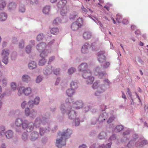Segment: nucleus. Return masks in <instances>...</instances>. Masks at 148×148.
<instances>
[{"label":"nucleus","instance_id":"2eb2a0df","mask_svg":"<svg viewBox=\"0 0 148 148\" xmlns=\"http://www.w3.org/2000/svg\"><path fill=\"white\" fill-rule=\"evenodd\" d=\"M83 103L81 101H77L73 104V106L76 109H79L81 108L83 106Z\"/></svg>","mask_w":148,"mask_h":148},{"label":"nucleus","instance_id":"680f3d73","mask_svg":"<svg viewBox=\"0 0 148 148\" xmlns=\"http://www.w3.org/2000/svg\"><path fill=\"white\" fill-rule=\"evenodd\" d=\"M133 143V141L132 140L130 141L129 142L128 144H127V146L128 147L130 148L132 146V143Z\"/></svg>","mask_w":148,"mask_h":148},{"label":"nucleus","instance_id":"aec40b11","mask_svg":"<svg viewBox=\"0 0 148 148\" xmlns=\"http://www.w3.org/2000/svg\"><path fill=\"white\" fill-rule=\"evenodd\" d=\"M31 140L34 141L38 138V134L37 132H33L31 133Z\"/></svg>","mask_w":148,"mask_h":148},{"label":"nucleus","instance_id":"cd10ccee","mask_svg":"<svg viewBox=\"0 0 148 148\" xmlns=\"http://www.w3.org/2000/svg\"><path fill=\"white\" fill-rule=\"evenodd\" d=\"M16 5L14 2H11L9 3L8 8L10 10H13L16 7Z\"/></svg>","mask_w":148,"mask_h":148},{"label":"nucleus","instance_id":"4be33fe9","mask_svg":"<svg viewBox=\"0 0 148 148\" xmlns=\"http://www.w3.org/2000/svg\"><path fill=\"white\" fill-rule=\"evenodd\" d=\"M66 1L65 0H61L59 1L57 4L58 7L59 8H62L65 7L64 6L66 4Z\"/></svg>","mask_w":148,"mask_h":148},{"label":"nucleus","instance_id":"ea45409f","mask_svg":"<svg viewBox=\"0 0 148 148\" xmlns=\"http://www.w3.org/2000/svg\"><path fill=\"white\" fill-rule=\"evenodd\" d=\"M11 87L13 90H15L16 88V85L15 83L12 82L11 83Z\"/></svg>","mask_w":148,"mask_h":148},{"label":"nucleus","instance_id":"8fccbe9b","mask_svg":"<svg viewBox=\"0 0 148 148\" xmlns=\"http://www.w3.org/2000/svg\"><path fill=\"white\" fill-rule=\"evenodd\" d=\"M122 23L125 25H127L129 23L128 20L126 19H124L122 21Z\"/></svg>","mask_w":148,"mask_h":148},{"label":"nucleus","instance_id":"c03bdc74","mask_svg":"<svg viewBox=\"0 0 148 148\" xmlns=\"http://www.w3.org/2000/svg\"><path fill=\"white\" fill-rule=\"evenodd\" d=\"M25 8L24 7H22V6H20L19 10L20 12L23 13L25 12Z\"/></svg>","mask_w":148,"mask_h":148},{"label":"nucleus","instance_id":"1a4fd4ad","mask_svg":"<svg viewBox=\"0 0 148 148\" xmlns=\"http://www.w3.org/2000/svg\"><path fill=\"white\" fill-rule=\"evenodd\" d=\"M46 46V45L44 43H42L38 44L37 45V49L39 51H42V52L44 51L43 50L45 49ZM46 52V54H47V51H44Z\"/></svg>","mask_w":148,"mask_h":148},{"label":"nucleus","instance_id":"393cba45","mask_svg":"<svg viewBox=\"0 0 148 148\" xmlns=\"http://www.w3.org/2000/svg\"><path fill=\"white\" fill-rule=\"evenodd\" d=\"M50 11V7L49 6H46L44 7L42 11L45 14H48Z\"/></svg>","mask_w":148,"mask_h":148},{"label":"nucleus","instance_id":"6ab92c4d","mask_svg":"<svg viewBox=\"0 0 148 148\" xmlns=\"http://www.w3.org/2000/svg\"><path fill=\"white\" fill-rule=\"evenodd\" d=\"M83 36L84 39L85 40H87L91 38V33L89 32H85L84 33Z\"/></svg>","mask_w":148,"mask_h":148},{"label":"nucleus","instance_id":"4c0bfd02","mask_svg":"<svg viewBox=\"0 0 148 148\" xmlns=\"http://www.w3.org/2000/svg\"><path fill=\"white\" fill-rule=\"evenodd\" d=\"M75 71V69L73 67H71L70 69L68 71V73L69 74H71L73 73Z\"/></svg>","mask_w":148,"mask_h":148},{"label":"nucleus","instance_id":"20e7f679","mask_svg":"<svg viewBox=\"0 0 148 148\" xmlns=\"http://www.w3.org/2000/svg\"><path fill=\"white\" fill-rule=\"evenodd\" d=\"M9 55L8 50L7 49H4L3 50L1 54L2 57L3 58L2 61L5 64H6L8 62V56Z\"/></svg>","mask_w":148,"mask_h":148},{"label":"nucleus","instance_id":"0eeeda50","mask_svg":"<svg viewBox=\"0 0 148 148\" xmlns=\"http://www.w3.org/2000/svg\"><path fill=\"white\" fill-rule=\"evenodd\" d=\"M106 59V57L104 55V52H100L98 53V60L99 62L102 63L104 62Z\"/></svg>","mask_w":148,"mask_h":148},{"label":"nucleus","instance_id":"338daca9","mask_svg":"<svg viewBox=\"0 0 148 148\" xmlns=\"http://www.w3.org/2000/svg\"><path fill=\"white\" fill-rule=\"evenodd\" d=\"M12 41L14 44H16L17 42V38H13Z\"/></svg>","mask_w":148,"mask_h":148},{"label":"nucleus","instance_id":"603ef678","mask_svg":"<svg viewBox=\"0 0 148 148\" xmlns=\"http://www.w3.org/2000/svg\"><path fill=\"white\" fill-rule=\"evenodd\" d=\"M24 140H26L27 139V135L26 133H24L22 135V137Z\"/></svg>","mask_w":148,"mask_h":148},{"label":"nucleus","instance_id":"423d86ee","mask_svg":"<svg viewBox=\"0 0 148 148\" xmlns=\"http://www.w3.org/2000/svg\"><path fill=\"white\" fill-rule=\"evenodd\" d=\"M40 56L42 58L39 61V65L42 66L44 65L46 62V60L44 58L47 56V54L46 52L44 51L41 53Z\"/></svg>","mask_w":148,"mask_h":148},{"label":"nucleus","instance_id":"0e129e2a","mask_svg":"<svg viewBox=\"0 0 148 148\" xmlns=\"http://www.w3.org/2000/svg\"><path fill=\"white\" fill-rule=\"evenodd\" d=\"M135 33L137 35H141V32L138 30H136L135 32Z\"/></svg>","mask_w":148,"mask_h":148},{"label":"nucleus","instance_id":"e2e57ef3","mask_svg":"<svg viewBox=\"0 0 148 148\" xmlns=\"http://www.w3.org/2000/svg\"><path fill=\"white\" fill-rule=\"evenodd\" d=\"M79 119H76L75 121V125L78 126L79 125Z\"/></svg>","mask_w":148,"mask_h":148},{"label":"nucleus","instance_id":"ddd939ff","mask_svg":"<svg viewBox=\"0 0 148 148\" xmlns=\"http://www.w3.org/2000/svg\"><path fill=\"white\" fill-rule=\"evenodd\" d=\"M88 65L86 63H82L78 67V70L79 71L84 72L87 68Z\"/></svg>","mask_w":148,"mask_h":148},{"label":"nucleus","instance_id":"37998d69","mask_svg":"<svg viewBox=\"0 0 148 148\" xmlns=\"http://www.w3.org/2000/svg\"><path fill=\"white\" fill-rule=\"evenodd\" d=\"M31 46L28 45L26 48V51L27 53H29L31 52Z\"/></svg>","mask_w":148,"mask_h":148},{"label":"nucleus","instance_id":"a19ab883","mask_svg":"<svg viewBox=\"0 0 148 148\" xmlns=\"http://www.w3.org/2000/svg\"><path fill=\"white\" fill-rule=\"evenodd\" d=\"M147 144V142L145 140H143L140 143V144L139 145V147H141L144 145H146Z\"/></svg>","mask_w":148,"mask_h":148},{"label":"nucleus","instance_id":"a211bd4d","mask_svg":"<svg viewBox=\"0 0 148 148\" xmlns=\"http://www.w3.org/2000/svg\"><path fill=\"white\" fill-rule=\"evenodd\" d=\"M90 45L88 44L87 43H85L82 48V52L84 53H87L88 51V47Z\"/></svg>","mask_w":148,"mask_h":148},{"label":"nucleus","instance_id":"bb28decb","mask_svg":"<svg viewBox=\"0 0 148 148\" xmlns=\"http://www.w3.org/2000/svg\"><path fill=\"white\" fill-rule=\"evenodd\" d=\"M13 136V133L11 130H9L7 131L5 133V136L7 138H10Z\"/></svg>","mask_w":148,"mask_h":148},{"label":"nucleus","instance_id":"f3484780","mask_svg":"<svg viewBox=\"0 0 148 148\" xmlns=\"http://www.w3.org/2000/svg\"><path fill=\"white\" fill-rule=\"evenodd\" d=\"M107 118V114L105 112L103 113L99 116L98 120L100 122H103Z\"/></svg>","mask_w":148,"mask_h":148},{"label":"nucleus","instance_id":"9d476101","mask_svg":"<svg viewBox=\"0 0 148 148\" xmlns=\"http://www.w3.org/2000/svg\"><path fill=\"white\" fill-rule=\"evenodd\" d=\"M40 98L39 97H36L34 99V101H29L28 103V105L29 107L32 108L34 104H38L39 102Z\"/></svg>","mask_w":148,"mask_h":148},{"label":"nucleus","instance_id":"7ed1b4c3","mask_svg":"<svg viewBox=\"0 0 148 148\" xmlns=\"http://www.w3.org/2000/svg\"><path fill=\"white\" fill-rule=\"evenodd\" d=\"M32 92V90L30 87L25 88L24 87H21L19 88L18 94L19 96L21 95L23 93L26 95H29Z\"/></svg>","mask_w":148,"mask_h":148},{"label":"nucleus","instance_id":"09e8293b","mask_svg":"<svg viewBox=\"0 0 148 148\" xmlns=\"http://www.w3.org/2000/svg\"><path fill=\"white\" fill-rule=\"evenodd\" d=\"M47 132V131H45L42 128H40V134L41 135H43L44 133Z\"/></svg>","mask_w":148,"mask_h":148},{"label":"nucleus","instance_id":"6e6552de","mask_svg":"<svg viewBox=\"0 0 148 148\" xmlns=\"http://www.w3.org/2000/svg\"><path fill=\"white\" fill-rule=\"evenodd\" d=\"M81 26V24L77 21L72 24L71 27L73 30L76 31L80 28Z\"/></svg>","mask_w":148,"mask_h":148},{"label":"nucleus","instance_id":"412c9836","mask_svg":"<svg viewBox=\"0 0 148 148\" xmlns=\"http://www.w3.org/2000/svg\"><path fill=\"white\" fill-rule=\"evenodd\" d=\"M68 115L69 118L71 119H72L76 116V113L75 111L72 110L70 111L68 113Z\"/></svg>","mask_w":148,"mask_h":148},{"label":"nucleus","instance_id":"052dcab7","mask_svg":"<svg viewBox=\"0 0 148 148\" xmlns=\"http://www.w3.org/2000/svg\"><path fill=\"white\" fill-rule=\"evenodd\" d=\"M26 105V101H23L21 104V106L22 108H23L25 107Z\"/></svg>","mask_w":148,"mask_h":148},{"label":"nucleus","instance_id":"de8ad7c7","mask_svg":"<svg viewBox=\"0 0 148 148\" xmlns=\"http://www.w3.org/2000/svg\"><path fill=\"white\" fill-rule=\"evenodd\" d=\"M42 79L41 77L40 76H38L36 80V82L37 83H39L42 80Z\"/></svg>","mask_w":148,"mask_h":148},{"label":"nucleus","instance_id":"49530a36","mask_svg":"<svg viewBox=\"0 0 148 148\" xmlns=\"http://www.w3.org/2000/svg\"><path fill=\"white\" fill-rule=\"evenodd\" d=\"M114 116L110 117L107 121V123H111L114 119Z\"/></svg>","mask_w":148,"mask_h":148},{"label":"nucleus","instance_id":"9b49d317","mask_svg":"<svg viewBox=\"0 0 148 148\" xmlns=\"http://www.w3.org/2000/svg\"><path fill=\"white\" fill-rule=\"evenodd\" d=\"M25 114L27 116L30 115L32 117H35L36 114V112L33 111L30 113L29 108H26L25 110Z\"/></svg>","mask_w":148,"mask_h":148},{"label":"nucleus","instance_id":"7c9ffc66","mask_svg":"<svg viewBox=\"0 0 148 148\" xmlns=\"http://www.w3.org/2000/svg\"><path fill=\"white\" fill-rule=\"evenodd\" d=\"M22 80L23 82H27L30 80V77L28 75H25L22 77Z\"/></svg>","mask_w":148,"mask_h":148},{"label":"nucleus","instance_id":"473e14b6","mask_svg":"<svg viewBox=\"0 0 148 148\" xmlns=\"http://www.w3.org/2000/svg\"><path fill=\"white\" fill-rule=\"evenodd\" d=\"M59 32V29L57 28H53L51 30V33L53 34H57Z\"/></svg>","mask_w":148,"mask_h":148},{"label":"nucleus","instance_id":"72a5a7b5","mask_svg":"<svg viewBox=\"0 0 148 148\" xmlns=\"http://www.w3.org/2000/svg\"><path fill=\"white\" fill-rule=\"evenodd\" d=\"M67 9L66 7H63L61 10V14L62 16H64L66 15L67 13Z\"/></svg>","mask_w":148,"mask_h":148},{"label":"nucleus","instance_id":"4d7b16f0","mask_svg":"<svg viewBox=\"0 0 148 148\" xmlns=\"http://www.w3.org/2000/svg\"><path fill=\"white\" fill-rule=\"evenodd\" d=\"M115 132H120V126H117L115 129Z\"/></svg>","mask_w":148,"mask_h":148},{"label":"nucleus","instance_id":"bf43d9fd","mask_svg":"<svg viewBox=\"0 0 148 148\" xmlns=\"http://www.w3.org/2000/svg\"><path fill=\"white\" fill-rule=\"evenodd\" d=\"M55 59L54 56H52L51 57L49 60L48 61V63H51L52 61H53Z\"/></svg>","mask_w":148,"mask_h":148},{"label":"nucleus","instance_id":"c85d7f7f","mask_svg":"<svg viewBox=\"0 0 148 148\" xmlns=\"http://www.w3.org/2000/svg\"><path fill=\"white\" fill-rule=\"evenodd\" d=\"M71 89L73 90L77 87V84L76 82L72 81L70 84Z\"/></svg>","mask_w":148,"mask_h":148},{"label":"nucleus","instance_id":"b1692460","mask_svg":"<svg viewBox=\"0 0 148 148\" xmlns=\"http://www.w3.org/2000/svg\"><path fill=\"white\" fill-rule=\"evenodd\" d=\"M106 132L103 131L101 132L98 135V138L100 139H104L106 136Z\"/></svg>","mask_w":148,"mask_h":148},{"label":"nucleus","instance_id":"f03ea898","mask_svg":"<svg viewBox=\"0 0 148 148\" xmlns=\"http://www.w3.org/2000/svg\"><path fill=\"white\" fill-rule=\"evenodd\" d=\"M72 131L67 129L66 132H59L58 134V136L60 137V138L57 139L56 141V146L58 148H61L66 145L65 140L67 138L68 136H69L72 134Z\"/></svg>","mask_w":148,"mask_h":148},{"label":"nucleus","instance_id":"c9c22d12","mask_svg":"<svg viewBox=\"0 0 148 148\" xmlns=\"http://www.w3.org/2000/svg\"><path fill=\"white\" fill-rule=\"evenodd\" d=\"M77 16V13L76 12H74L70 14V19H74L75 17Z\"/></svg>","mask_w":148,"mask_h":148},{"label":"nucleus","instance_id":"f704fd0d","mask_svg":"<svg viewBox=\"0 0 148 148\" xmlns=\"http://www.w3.org/2000/svg\"><path fill=\"white\" fill-rule=\"evenodd\" d=\"M112 143H110L107 144L106 145H101L99 146L98 148H110L111 147Z\"/></svg>","mask_w":148,"mask_h":148},{"label":"nucleus","instance_id":"dca6fc26","mask_svg":"<svg viewBox=\"0 0 148 148\" xmlns=\"http://www.w3.org/2000/svg\"><path fill=\"white\" fill-rule=\"evenodd\" d=\"M91 73L89 70H87L83 72L82 73L83 77L85 79L88 78L91 76Z\"/></svg>","mask_w":148,"mask_h":148},{"label":"nucleus","instance_id":"f257e3e1","mask_svg":"<svg viewBox=\"0 0 148 148\" xmlns=\"http://www.w3.org/2000/svg\"><path fill=\"white\" fill-rule=\"evenodd\" d=\"M15 125L17 127L22 126V128L27 132L32 131L34 128V124L32 123H29L27 120L23 121L21 118H17L15 122Z\"/></svg>","mask_w":148,"mask_h":148},{"label":"nucleus","instance_id":"69168bd1","mask_svg":"<svg viewBox=\"0 0 148 148\" xmlns=\"http://www.w3.org/2000/svg\"><path fill=\"white\" fill-rule=\"evenodd\" d=\"M116 139V137L115 135H113L111 136L109 138L110 140H114Z\"/></svg>","mask_w":148,"mask_h":148},{"label":"nucleus","instance_id":"5fc2aeb1","mask_svg":"<svg viewBox=\"0 0 148 148\" xmlns=\"http://www.w3.org/2000/svg\"><path fill=\"white\" fill-rule=\"evenodd\" d=\"M58 22H59V19L58 18H57L54 20L53 23L55 25H57L58 24Z\"/></svg>","mask_w":148,"mask_h":148},{"label":"nucleus","instance_id":"c756f323","mask_svg":"<svg viewBox=\"0 0 148 148\" xmlns=\"http://www.w3.org/2000/svg\"><path fill=\"white\" fill-rule=\"evenodd\" d=\"M74 93V91L72 89H68L66 91V94L69 97H71Z\"/></svg>","mask_w":148,"mask_h":148},{"label":"nucleus","instance_id":"2f4dec72","mask_svg":"<svg viewBox=\"0 0 148 148\" xmlns=\"http://www.w3.org/2000/svg\"><path fill=\"white\" fill-rule=\"evenodd\" d=\"M87 79L86 82V83L88 84H91L93 82L94 80V78L93 77L90 76V77H88Z\"/></svg>","mask_w":148,"mask_h":148},{"label":"nucleus","instance_id":"3c124183","mask_svg":"<svg viewBox=\"0 0 148 148\" xmlns=\"http://www.w3.org/2000/svg\"><path fill=\"white\" fill-rule=\"evenodd\" d=\"M111 5L110 4H107L106 5H105L104 8H105L108 11L109 10V8L111 7Z\"/></svg>","mask_w":148,"mask_h":148},{"label":"nucleus","instance_id":"5701e85b","mask_svg":"<svg viewBox=\"0 0 148 148\" xmlns=\"http://www.w3.org/2000/svg\"><path fill=\"white\" fill-rule=\"evenodd\" d=\"M28 66L30 69H33L36 67V63L34 61H32L29 63Z\"/></svg>","mask_w":148,"mask_h":148},{"label":"nucleus","instance_id":"6e6d98bb","mask_svg":"<svg viewBox=\"0 0 148 148\" xmlns=\"http://www.w3.org/2000/svg\"><path fill=\"white\" fill-rule=\"evenodd\" d=\"M127 94L129 95V96L131 97L132 94L131 92L130 91V90L129 88H127Z\"/></svg>","mask_w":148,"mask_h":148},{"label":"nucleus","instance_id":"a878e982","mask_svg":"<svg viewBox=\"0 0 148 148\" xmlns=\"http://www.w3.org/2000/svg\"><path fill=\"white\" fill-rule=\"evenodd\" d=\"M7 15L4 13L0 14V20L1 21H5L7 18Z\"/></svg>","mask_w":148,"mask_h":148},{"label":"nucleus","instance_id":"a18cd8bd","mask_svg":"<svg viewBox=\"0 0 148 148\" xmlns=\"http://www.w3.org/2000/svg\"><path fill=\"white\" fill-rule=\"evenodd\" d=\"M81 9L82 12L84 14H86L88 12L87 10L83 6L81 7Z\"/></svg>","mask_w":148,"mask_h":148},{"label":"nucleus","instance_id":"58836bf2","mask_svg":"<svg viewBox=\"0 0 148 148\" xmlns=\"http://www.w3.org/2000/svg\"><path fill=\"white\" fill-rule=\"evenodd\" d=\"M24 40H22L19 44V47L20 48H23L24 47Z\"/></svg>","mask_w":148,"mask_h":148},{"label":"nucleus","instance_id":"39448f33","mask_svg":"<svg viewBox=\"0 0 148 148\" xmlns=\"http://www.w3.org/2000/svg\"><path fill=\"white\" fill-rule=\"evenodd\" d=\"M99 83V82L97 81L95 82L94 83L92 86V88L94 89H96L97 88L98 91L96 92H95V94L96 96H98V95L101 93L103 92L104 91V90L103 89H101V87H98V84Z\"/></svg>","mask_w":148,"mask_h":148},{"label":"nucleus","instance_id":"4468645a","mask_svg":"<svg viewBox=\"0 0 148 148\" xmlns=\"http://www.w3.org/2000/svg\"><path fill=\"white\" fill-rule=\"evenodd\" d=\"M99 68H97L94 71V73L96 75H98V77L99 78H103L105 75H106L105 73H103V72H99Z\"/></svg>","mask_w":148,"mask_h":148},{"label":"nucleus","instance_id":"f8f14e48","mask_svg":"<svg viewBox=\"0 0 148 148\" xmlns=\"http://www.w3.org/2000/svg\"><path fill=\"white\" fill-rule=\"evenodd\" d=\"M46 122V120H44L43 119H42V120L40 119V118H37L35 121L34 125L36 126V127H39L40 126V124L41 123H42L44 125L45 124L44 123L45 122Z\"/></svg>","mask_w":148,"mask_h":148},{"label":"nucleus","instance_id":"13d9d810","mask_svg":"<svg viewBox=\"0 0 148 148\" xmlns=\"http://www.w3.org/2000/svg\"><path fill=\"white\" fill-rule=\"evenodd\" d=\"M110 65V63L107 62L105 63L103 65L104 68H106L108 67Z\"/></svg>","mask_w":148,"mask_h":148},{"label":"nucleus","instance_id":"e433bc0d","mask_svg":"<svg viewBox=\"0 0 148 148\" xmlns=\"http://www.w3.org/2000/svg\"><path fill=\"white\" fill-rule=\"evenodd\" d=\"M43 38V36L42 34H40L38 35L37 37V40L38 41H40L42 40Z\"/></svg>","mask_w":148,"mask_h":148},{"label":"nucleus","instance_id":"79ce46f5","mask_svg":"<svg viewBox=\"0 0 148 148\" xmlns=\"http://www.w3.org/2000/svg\"><path fill=\"white\" fill-rule=\"evenodd\" d=\"M6 5V3L5 1L2 2L0 4V9L2 10L4 7Z\"/></svg>","mask_w":148,"mask_h":148},{"label":"nucleus","instance_id":"864d4df0","mask_svg":"<svg viewBox=\"0 0 148 148\" xmlns=\"http://www.w3.org/2000/svg\"><path fill=\"white\" fill-rule=\"evenodd\" d=\"M54 74L56 75H58L60 73V69H56L53 72Z\"/></svg>","mask_w":148,"mask_h":148},{"label":"nucleus","instance_id":"774afa93","mask_svg":"<svg viewBox=\"0 0 148 148\" xmlns=\"http://www.w3.org/2000/svg\"><path fill=\"white\" fill-rule=\"evenodd\" d=\"M2 83L3 86H5L6 85V80L5 79H3L2 80Z\"/></svg>","mask_w":148,"mask_h":148}]
</instances>
